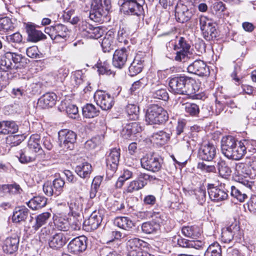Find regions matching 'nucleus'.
<instances>
[{
  "label": "nucleus",
  "mask_w": 256,
  "mask_h": 256,
  "mask_svg": "<svg viewBox=\"0 0 256 256\" xmlns=\"http://www.w3.org/2000/svg\"><path fill=\"white\" fill-rule=\"evenodd\" d=\"M248 144L246 140L237 141L231 136L224 137L221 141L222 152L228 158L238 160L246 153Z\"/></svg>",
  "instance_id": "nucleus-1"
},
{
  "label": "nucleus",
  "mask_w": 256,
  "mask_h": 256,
  "mask_svg": "<svg viewBox=\"0 0 256 256\" xmlns=\"http://www.w3.org/2000/svg\"><path fill=\"white\" fill-rule=\"evenodd\" d=\"M168 119L167 112L161 106L152 104L150 105L146 112V122L150 124H160Z\"/></svg>",
  "instance_id": "nucleus-2"
},
{
  "label": "nucleus",
  "mask_w": 256,
  "mask_h": 256,
  "mask_svg": "<svg viewBox=\"0 0 256 256\" xmlns=\"http://www.w3.org/2000/svg\"><path fill=\"white\" fill-rule=\"evenodd\" d=\"M110 8V0H92L90 18L96 22H99L102 16L107 15Z\"/></svg>",
  "instance_id": "nucleus-3"
},
{
  "label": "nucleus",
  "mask_w": 256,
  "mask_h": 256,
  "mask_svg": "<svg viewBox=\"0 0 256 256\" xmlns=\"http://www.w3.org/2000/svg\"><path fill=\"white\" fill-rule=\"evenodd\" d=\"M127 246L130 248L128 256H154L148 252L151 246L146 241H128Z\"/></svg>",
  "instance_id": "nucleus-4"
},
{
  "label": "nucleus",
  "mask_w": 256,
  "mask_h": 256,
  "mask_svg": "<svg viewBox=\"0 0 256 256\" xmlns=\"http://www.w3.org/2000/svg\"><path fill=\"white\" fill-rule=\"evenodd\" d=\"M44 32L49 35L52 40L58 42L66 40L68 35V30L65 25L58 24L46 27Z\"/></svg>",
  "instance_id": "nucleus-5"
},
{
  "label": "nucleus",
  "mask_w": 256,
  "mask_h": 256,
  "mask_svg": "<svg viewBox=\"0 0 256 256\" xmlns=\"http://www.w3.org/2000/svg\"><path fill=\"white\" fill-rule=\"evenodd\" d=\"M143 3L144 0H142V2L139 0L118 1V4L121 6L120 10L124 14L136 16L142 14L143 10Z\"/></svg>",
  "instance_id": "nucleus-6"
},
{
  "label": "nucleus",
  "mask_w": 256,
  "mask_h": 256,
  "mask_svg": "<svg viewBox=\"0 0 256 256\" xmlns=\"http://www.w3.org/2000/svg\"><path fill=\"white\" fill-rule=\"evenodd\" d=\"M94 98L96 104L104 110L111 109L114 103V98L110 94L101 90L95 92Z\"/></svg>",
  "instance_id": "nucleus-7"
},
{
  "label": "nucleus",
  "mask_w": 256,
  "mask_h": 256,
  "mask_svg": "<svg viewBox=\"0 0 256 256\" xmlns=\"http://www.w3.org/2000/svg\"><path fill=\"white\" fill-rule=\"evenodd\" d=\"M58 138L61 148L65 150H71L74 148L76 140V134L73 131L62 130L58 132Z\"/></svg>",
  "instance_id": "nucleus-8"
},
{
  "label": "nucleus",
  "mask_w": 256,
  "mask_h": 256,
  "mask_svg": "<svg viewBox=\"0 0 256 256\" xmlns=\"http://www.w3.org/2000/svg\"><path fill=\"white\" fill-rule=\"evenodd\" d=\"M162 160L158 156L151 154L143 157L140 160L142 166L150 171L156 172L162 168Z\"/></svg>",
  "instance_id": "nucleus-9"
},
{
  "label": "nucleus",
  "mask_w": 256,
  "mask_h": 256,
  "mask_svg": "<svg viewBox=\"0 0 256 256\" xmlns=\"http://www.w3.org/2000/svg\"><path fill=\"white\" fill-rule=\"evenodd\" d=\"M120 158V148H114L111 150L106 160L107 173L112 174L116 171L119 163Z\"/></svg>",
  "instance_id": "nucleus-10"
},
{
  "label": "nucleus",
  "mask_w": 256,
  "mask_h": 256,
  "mask_svg": "<svg viewBox=\"0 0 256 256\" xmlns=\"http://www.w3.org/2000/svg\"><path fill=\"white\" fill-rule=\"evenodd\" d=\"M130 52L128 48H122L115 50L112 58V64L118 68L122 69L126 65Z\"/></svg>",
  "instance_id": "nucleus-11"
},
{
  "label": "nucleus",
  "mask_w": 256,
  "mask_h": 256,
  "mask_svg": "<svg viewBox=\"0 0 256 256\" xmlns=\"http://www.w3.org/2000/svg\"><path fill=\"white\" fill-rule=\"evenodd\" d=\"M190 78L184 76L175 77L169 82V86L172 92L175 94H184L186 91V84Z\"/></svg>",
  "instance_id": "nucleus-12"
},
{
  "label": "nucleus",
  "mask_w": 256,
  "mask_h": 256,
  "mask_svg": "<svg viewBox=\"0 0 256 256\" xmlns=\"http://www.w3.org/2000/svg\"><path fill=\"white\" fill-rule=\"evenodd\" d=\"M217 150L216 146L211 144L202 145L200 147L197 154V157L200 159L211 161L216 156Z\"/></svg>",
  "instance_id": "nucleus-13"
},
{
  "label": "nucleus",
  "mask_w": 256,
  "mask_h": 256,
  "mask_svg": "<svg viewBox=\"0 0 256 256\" xmlns=\"http://www.w3.org/2000/svg\"><path fill=\"white\" fill-rule=\"evenodd\" d=\"M236 170L238 182L247 188H250L252 185V182L246 179L248 178L250 172L248 164L242 162L238 163L236 164Z\"/></svg>",
  "instance_id": "nucleus-14"
},
{
  "label": "nucleus",
  "mask_w": 256,
  "mask_h": 256,
  "mask_svg": "<svg viewBox=\"0 0 256 256\" xmlns=\"http://www.w3.org/2000/svg\"><path fill=\"white\" fill-rule=\"evenodd\" d=\"M208 193L210 198L212 201L218 202L225 200L228 194L224 186L220 184L219 186H214L213 184L210 185L208 188Z\"/></svg>",
  "instance_id": "nucleus-15"
},
{
  "label": "nucleus",
  "mask_w": 256,
  "mask_h": 256,
  "mask_svg": "<svg viewBox=\"0 0 256 256\" xmlns=\"http://www.w3.org/2000/svg\"><path fill=\"white\" fill-rule=\"evenodd\" d=\"M102 218L96 211L94 212L89 218L84 221L82 225L86 230L89 231L96 230L100 224Z\"/></svg>",
  "instance_id": "nucleus-16"
},
{
  "label": "nucleus",
  "mask_w": 256,
  "mask_h": 256,
  "mask_svg": "<svg viewBox=\"0 0 256 256\" xmlns=\"http://www.w3.org/2000/svg\"><path fill=\"white\" fill-rule=\"evenodd\" d=\"M178 44L182 50L176 52L174 60L178 62H185L190 58L188 56L190 55L189 50L190 46L186 44L182 38H180L179 40Z\"/></svg>",
  "instance_id": "nucleus-17"
},
{
  "label": "nucleus",
  "mask_w": 256,
  "mask_h": 256,
  "mask_svg": "<svg viewBox=\"0 0 256 256\" xmlns=\"http://www.w3.org/2000/svg\"><path fill=\"white\" fill-rule=\"evenodd\" d=\"M114 36V33L112 30H108L106 33L101 43L104 52H110L115 48Z\"/></svg>",
  "instance_id": "nucleus-18"
},
{
  "label": "nucleus",
  "mask_w": 256,
  "mask_h": 256,
  "mask_svg": "<svg viewBox=\"0 0 256 256\" xmlns=\"http://www.w3.org/2000/svg\"><path fill=\"white\" fill-rule=\"evenodd\" d=\"M26 30L29 41L37 42L46 38V36L41 31L36 30L35 26L32 24H27Z\"/></svg>",
  "instance_id": "nucleus-19"
},
{
  "label": "nucleus",
  "mask_w": 256,
  "mask_h": 256,
  "mask_svg": "<svg viewBox=\"0 0 256 256\" xmlns=\"http://www.w3.org/2000/svg\"><path fill=\"white\" fill-rule=\"evenodd\" d=\"M144 59L140 55L135 56L128 68L129 74L134 76L140 73L144 68Z\"/></svg>",
  "instance_id": "nucleus-20"
},
{
  "label": "nucleus",
  "mask_w": 256,
  "mask_h": 256,
  "mask_svg": "<svg viewBox=\"0 0 256 256\" xmlns=\"http://www.w3.org/2000/svg\"><path fill=\"white\" fill-rule=\"evenodd\" d=\"M56 99V96L55 94L46 93L38 99V104L42 108H51L55 104Z\"/></svg>",
  "instance_id": "nucleus-21"
},
{
  "label": "nucleus",
  "mask_w": 256,
  "mask_h": 256,
  "mask_svg": "<svg viewBox=\"0 0 256 256\" xmlns=\"http://www.w3.org/2000/svg\"><path fill=\"white\" fill-rule=\"evenodd\" d=\"M11 56L10 52H7L2 57L0 60V70L10 72L11 73L16 72L12 62V56Z\"/></svg>",
  "instance_id": "nucleus-22"
},
{
  "label": "nucleus",
  "mask_w": 256,
  "mask_h": 256,
  "mask_svg": "<svg viewBox=\"0 0 256 256\" xmlns=\"http://www.w3.org/2000/svg\"><path fill=\"white\" fill-rule=\"evenodd\" d=\"M28 149L36 154L43 152L40 146V137L38 134L30 136L28 143Z\"/></svg>",
  "instance_id": "nucleus-23"
},
{
  "label": "nucleus",
  "mask_w": 256,
  "mask_h": 256,
  "mask_svg": "<svg viewBox=\"0 0 256 256\" xmlns=\"http://www.w3.org/2000/svg\"><path fill=\"white\" fill-rule=\"evenodd\" d=\"M75 171L80 178L88 180L92 172V167L90 164L85 162L77 166Z\"/></svg>",
  "instance_id": "nucleus-24"
},
{
  "label": "nucleus",
  "mask_w": 256,
  "mask_h": 256,
  "mask_svg": "<svg viewBox=\"0 0 256 256\" xmlns=\"http://www.w3.org/2000/svg\"><path fill=\"white\" fill-rule=\"evenodd\" d=\"M147 183L144 180L136 179L130 182L124 190V194H127L138 191L144 188Z\"/></svg>",
  "instance_id": "nucleus-25"
},
{
  "label": "nucleus",
  "mask_w": 256,
  "mask_h": 256,
  "mask_svg": "<svg viewBox=\"0 0 256 256\" xmlns=\"http://www.w3.org/2000/svg\"><path fill=\"white\" fill-rule=\"evenodd\" d=\"M47 199L43 196H34L28 202V206L33 210H37L46 206Z\"/></svg>",
  "instance_id": "nucleus-26"
},
{
  "label": "nucleus",
  "mask_w": 256,
  "mask_h": 256,
  "mask_svg": "<svg viewBox=\"0 0 256 256\" xmlns=\"http://www.w3.org/2000/svg\"><path fill=\"white\" fill-rule=\"evenodd\" d=\"M114 224L119 228L128 230L134 226V222L128 216H118L114 219Z\"/></svg>",
  "instance_id": "nucleus-27"
},
{
  "label": "nucleus",
  "mask_w": 256,
  "mask_h": 256,
  "mask_svg": "<svg viewBox=\"0 0 256 256\" xmlns=\"http://www.w3.org/2000/svg\"><path fill=\"white\" fill-rule=\"evenodd\" d=\"M86 246V241H70L68 248L70 252L78 254L84 250Z\"/></svg>",
  "instance_id": "nucleus-28"
},
{
  "label": "nucleus",
  "mask_w": 256,
  "mask_h": 256,
  "mask_svg": "<svg viewBox=\"0 0 256 256\" xmlns=\"http://www.w3.org/2000/svg\"><path fill=\"white\" fill-rule=\"evenodd\" d=\"M28 215V210L24 206L16 208L12 217L14 222L24 221Z\"/></svg>",
  "instance_id": "nucleus-29"
},
{
  "label": "nucleus",
  "mask_w": 256,
  "mask_h": 256,
  "mask_svg": "<svg viewBox=\"0 0 256 256\" xmlns=\"http://www.w3.org/2000/svg\"><path fill=\"white\" fill-rule=\"evenodd\" d=\"M19 156H17L20 162L22 164H26L34 161L37 156L34 152H32L28 148L22 150H20Z\"/></svg>",
  "instance_id": "nucleus-30"
},
{
  "label": "nucleus",
  "mask_w": 256,
  "mask_h": 256,
  "mask_svg": "<svg viewBox=\"0 0 256 256\" xmlns=\"http://www.w3.org/2000/svg\"><path fill=\"white\" fill-rule=\"evenodd\" d=\"M152 140L154 142L162 145L165 144L170 138V134L163 130L154 132L152 136Z\"/></svg>",
  "instance_id": "nucleus-31"
},
{
  "label": "nucleus",
  "mask_w": 256,
  "mask_h": 256,
  "mask_svg": "<svg viewBox=\"0 0 256 256\" xmlns=\"http://www.w3.org/2000/svg\"><path fill=\"white\" fill-rule=\"evenodd\" d=\"M3 134H12L18 132V126L13 121H2Z\"/></svg>",
  "instance_id": "nucleus-32"
},
{
  "label": "nucleus",
  "mask_w": 256,
  "mask_h": 256,
  "mask_svg": "<svg viewBox=\"0 0 256 256\" xmlns=\"http://www.w3.org/2000/svg\"><path fill=\"white\" fill-rule=\"evenodd\" d=\"M99 110L92 104H86L82 108L84 117L88 118H93L99 114Z\"/></svg>",
  "instance_id": "nucleus-33"
},
{
  "label": "nucleus",
  "mask_w": 256,
  "mask_h": 256,
  "mask_svg": "<svg viewBox=\"0 0 256 256\" xmlns=\"http://www.w3.org/2000/svg\"><path fill=\"white\" fill-rule=\"evenodd\" d=\"M68 205L71 214H81L82 204L80 198L71 200Z\"/></svg>",
  "instance_id": "nucleus-34"
},
{
  "label": "nucleus",
  "mask_w": 256,
  "mask_h": 256,
  "mask_svg": "<svg viewBox=\"0 0 256 256\" xmlns=\"http://www.w3.org/2000/svg\"><path fill=\"white\" fill-rule=\"evenodd\" d=\"M14 28V24L10 18L8 17H4L0 18V34H2L9 30H12Z\"/></svg>",
  "instance_id": "nucleus-35"
},
{
  "label": "nucleus",
  "mask_w": 256,
  "mask_h": 256,
  "mask_svg": "<svg viewBox=\"0 0 256 256\" xmlns=\"http://www.w3.org/2000/svg\"><path fill=\"white\" fill-rule=\"evenodd\" d=\"M55 226L60 231H66L70 227L68 218L66 217H56L54 220Z\"/></svg>",
  "instance_id": "nucleus-36"
},
{
  "label": "nucleus",
  "mask_w": 256,
  "mask_h": 256,
  "mask_svg": "<svg viewBox=\"0 0 256 256\" xmlns=\"http://www.w3.org/2000/svg\"><path fill=\"white\" fill-rule=\"evenodd\" d=\"M206 65L202 60H196L193 62V74L203 76L206 73Z\"/></svg>",
  "instance_id": "nucleus-37"
},
{
  "label": "nucleus",
  "mask_w": 256,
  "mask_h": 256,
  "mask_svg": "<svg viewBox=\"0 0 256 256\" xmlns=\"http://www.w3.org/2000/svg\"><path fill=\"white\" fill-rule=\"evenodd\" d=\"M230 195L240 202H244L248 198V196L244 192V190L238 188L235 186H231Z\"/></svg>",
  "instance_id": "nucleus-38"
},
{
  "label": "nucleus",
  "mask_w": 256,
  "mask_h": 256,
  "mask_svg": "<svg viewBox=\"0 0 256 256\" xmlns=\"http://www.w3.org/2000/svg\"><path fill=\"white\" fill-rule=\"evenodd\" d=\"M218 169L220 175L224 178H226L231 174L232 170L228 164L224 160H220L218 162Z\"/></svg>",
  "instance_id": "nucleus-39"
},
{
  "label": "nucleus",
  "mask_w": 256,
  "mask_h": 256,
  "mask_svg": "<svg viewBox=\"0 0 256 256\" xmlns=\"http://www.w3.org/2000/svg\"><path fill=\"white\" fill-rule=\"evenodd\" d=\"M68 218L70 226L74 230H79L82 226L83 216L82 214H71Z\"/></svg>",
  "instance_id": "nucleus-40"
},
{
  "label": "nucleus",
  "mask_w": 256,
  "mask_h": 256,
  "mask_svg": "<svg viewBox=\"0 0 256 256\" xmlns=\"http://www.w3.org/2000/svg\"><path fill=\"white\" fill-rule=\"evenodd\" d=\"M19 241H4L2 248L6 254H12L18 248Z\"/></svg>",
  "instance_id": "nucleus-41"
},
{
  "label": "nucleus",
  "mask_w": 256,
  "mask_h": 256,
  "mask_svg": "<svg viewBox=\"0 0 256 256\" xmlns=\"http://www.w3.org/2000/svg\"><path fill=\"white\" fill-rule=\"evenodd\" d=\"M199 186H200L198 187L197 188H195L194 192L198 202L202 204L205 202L206 192L205 187L204 186L201 184L200 182V183Z\"/></svg>",
  "instance_id": "nucleus-42"
},
{
  "label": "nucleus",
  "mask_w": 256,
  "mask_h": 256,
  "mask_svg": "<svg viewBox=\"0 0 256 256\" xmlns=\"http://www.w3.org/2000/svg\"><path fill=\"white\" fill-rule=\"evenodd\" d=\"M11 56H12V62L14 70L18 68H22L24 66L25 64V59L21 54L11 52Z\"/></svg>",
  "instance_id": "nucleus-43"
},
{
  "label": "nucleus",
  "mask_w": 256,
  "mask_h": 256,
  "mask_svg": "<svg viewBox=\"0 0 256 256\" xmlns=\"http://www.w3.org/2000/svg\"><path fill=\"white\" fill-rule=\"evenodd\" d=\"M159 224L153 221L144 222L142 226V232L148 234H152L159 229Z\"/></svg>",
  "instance_id": "nucleus-44"
},
{
  "label": "nucleus",
  "mask_w": 256,
  "mask_h": 256,
  "mask_svg": "<svg viewBox=\"0 0 256 256\" xmlns=\"http://www.w3.org/2000/svg\"><path fill=\"white\" fill-rule=\"evenodd\" d=\"M84 75L82 70H76L72 73V83L74 86H78L84 82Z\"/></svg>",
  "instance_id": "nucleus-45"
},
{
  "label": "nucleus",
  "mask_w": 256,
  "mask_h": 256,
  "mask_svg": "<svg viewBox=\"0 0 256 256\" xmlns=\"http://www.w3.org/2000/svg\"><path fill=\"white\" fill-rule=\"evenodd\" d=\"M50 212H45L38 216L36 218V223L34 226L35 228L38 229L44 224L47 220L50 218Z\"/></svg>",
  "instance_id": "nucleus-46"
},
{
  "label": "nucleus",
  "mask_w": 256,
  "mask_h": 256,
  "mask_svg": "<svg viewBox=\"0 0 256 256\" xmlns=\"http://www.w3.org/2000/svg\"><path fill=\"white\" fill-rule=\"evenodd\" d=\"M55 192V196H59L63 190L65 182L62 178H56L52 183Z\"/></svg>",
  "instance_id": "nucleus-47"
},
{
  "label": "nucleus",
  "mask_w": 256,
  "mask_h": 256,
  "mask_svg": "<svg viewBox=\"0 0 256 256\" xmlns=\"http://www.w3.org/2000/svg\"><path fill=\"white\" fill-rule=\"evenodd\" d=\"M210 8L212 12L216 14H220L226 10L224 4L222 2L218 1L213 2Z\"/></svg>",
  "instance_id": "nucleus-48"
},
{
  "label": "nucleus",
  "mask_w": 256,
  "mask_h": 256,
  "mask_svg": "<svg viewBox=\"0 0 256 256\" xmlns=\"http://www.w3.org/2000/svg\"><path fill=\"white\" fill-rule=\"evenodd\" d=\"M239 228L240 227L236 222L233 223L230 226L222 229V234H225L227 232L230 233L232 236V238L234 239V236L239 231ZM236 238V236L235 237V238Z\"/></svg>",
  "instance_id": "nucleus-49"
},
{
  "label": "nucleus",
  "mask_w": 256,
  "mask_h": 256,
  "mask_svg": "<svg viewBox=\"0 0 256 256\" xmlns=\"http://www.w3.org/2000/svg\"><path fill=\"white\" fill-rule=\"evenodd\" d=\"M103 30L99 26L94 27L92 26L88 34L86 36L90 38L98 39L103 34Z\"/></svg>",
  "instance_id": "nucleus-50"
},
{
  "label": "nucleus",
  "mask_w": 256,
  "mask_h": 256,
  "mask_svg": "<svg viewBox=\"0 0 256 256\" xmlns=\"http://www.w3.org/2000/svg\"><path fill=\"white\" fill-rule=\"evenodd\" d=\"M2 188L3 190L6 192H8L12 194L20 193V190H21L20 186L16 184L4 185Z\"/></svg>",
  "instance_id": "nucleus-51"
},
{
  "label": "nucleus",
  "mask_w": 256,
  "mask_h": 256,
  "mask_svg": "<svg viewBox=\"0 0 256 256\" xmlns=\"http://www.w3.org/2000/svg\"><path fill=\"white\" fill-rule=\"evenodd\" d=\"M152 96L154 98L162 100L164 101L168 99V96L166 90L164 89H160L153 92Z\"/></svg>",
  "instance_id": "nucleus-52"
},
{
  "label": "nucleus",
  "mask_w": 256,
  "mask_h": 256,
  "mask_svg": "<svg viewBox=\"0 0 256 256\" xmlns=\"http://www.w3.org/2000/svg\"><path fill=\"white\" fill-rule=\"evenodd\" d=\"M104 137L98 136L93 138L92 140H88L86 143V146H89L91 148H94L96 146L102 143Z\"/></svg>",
  "instance_id": "nucleus-53"
},
{
  "label": "nucleus",
  "mask_w": 256,
  "mask_h": 256,
  "mask_svg": "<svg viewBox=\"0 0 256 256\" xmlns=\"http://www.w3.org/2000/svg\"><path fill=\"white\" fill-rule=\"evenodd\" d=\"M126 112L130 116L132 115L134 116L132 118H135L138 117V114L139 112V108L134 104H128L126 106Z\"/></svg>",
  "instance_id": "nucleus-54"
},
{
  "label": "nucleus",
  "mask_w": 256,
  "mask_h": 256,
  "mask_svg": "<svg viewBox=\"0 0 256 256\" xmlns=\"http://www.w3.org/2000/svg\"><path fill=\"white\" fill-rule=\"evenodd\" d=\"M126 126H127V130H130L132 134L140 132L142 130L140 124L136 122L129 123Z\"/></svg>",
  "instance_id": "nucleus-55"
},
{
  "label": "nucleus",
  "mask_w": 256,
  "mask_h": 256,
  "mask_svg": "<svg viewBox=\"0 0 256 256\" xmlns=\"http://www.w3.org/2000/svg\"><path fill=\"white\" fill-rule=\"evenodd\" d=\"M195 50L193 49V52H194L196 56H200L203 52L205 51L204 45L203 41L198 39L195 43L194 44Z\"/></svg>",
  "instance_id": "nucleus-56"
},
{
  "label": "nucleus",
  "mask_w": 256,
  "mask_h": 256,
  "mask_svg": "<svg viewBox=\"0 0 256 256\" xmlns=\"http://www.w3.org/2000/svg\"><path fill=\"white\" fill-rule=\"evenodd\" d=\"M27 56L31 58H40L39 50L37 46H33L26 50Z\"/></svg>",
  "instance_id": "nucleus-57"
},
{
  "label": "nucleus",
  "mask_w": 256,
  "mask_h": 256,
  "mask_svg": "<svg viewBox=\"0 0 256 256\" xmlns=\"http://www.w3.org/2000/svg\"><path fill=\"white\" fill-rule=\"evenodd\" d=\"M43 190L44 194L48 196L55 195V192L52 184L50 182H48L44 184L43 186Z\"/></svg>",
  "instance_id": "nucleus-58"
},
{
  "label": "nucleus",
  "mask_w": 256,
  "mask_h": 256,
  "mask_svg": "<svg viewBox=\"0 0 256 256\" xmlns=\"http://www.w3.org/2000/svg\"><path fill=\"white\" fill-rule=\"evenodd\" d=\"M6 39L10 42L20 43L22 41V37L19 32H16L6 36Z\"/></svg>",
  "instance_id": "nucleus-59"
},
{
  "label": "nucleus",
  "mask_w": 256,
  "mask_h": 256,
  "mask_svg": "<svg viewBox=\"0 0 256 256\" xmlns=\"http://www.w3.org/2000/svg\"><path fill=\"white\" fill-rule=\"evenodd\" d=\"M92 25L90 24L88 22L86 21H82L79 24L80 30L82 32H84V34L86 36L88 34L91 28H92Z\"/></svg>",
  "instance_id": "nucleus-60"
},
{
  "label": "nucleus",
  "mask_w": 256,
  "mask_h": 256,
  "mask_svg": "<svg viewBox=\"0 0 256 256\" xmlns=\"http://www.w3.org/2000/svg\"><path fill=\"white\" fill-rule=\"evenodd\" d=\"M248 207L250 212L256 213V195L252 196L248 202Z\"/></svg>",
  "instance_id": "nucleus-61"
},
{
  "label": "nucleus",
  "mask_w": 256,
  "mask_h": 256,
  "mask_svg": "<svg viewBox=\"0 0 256 256\" xmlns=\"http://www.w3.org/2000/svg\"><path fill=\"white\" fill-rule=\"evenodd\" d=\"M66 111L70 117L72 118V115H76L78 113V107L74 104H68L66 108Z\"/></svg>",
  "instance_id": "nucleus-62"
},
{
  "label": "nucleus",
  "mask_w": 256,
  "mask_h": 256,
  "mask_svg": "<svg viewBox=\"0 0 256 256\" xmlns=\"http://www.w3.org/2000/svg\"><path fill=\"white\" fill-rule=\"evenodd\" d=\"M127 34L126 30L124 28H120V30L118 32L117 40L119 42L126 43L128 41L126 40Z\"/></svg>",
  "instance_id": "nucleus-63"
},
{
  "label": "nucleus",
  "mask_w": 256,
  "mask_h": 256,
  "mask_svg": "<svg viewBox=\"0 0 256 256\" xmlns=\"http://www.w3.org/2000/svg\"><path fill=\"white\" fill-rule=\"evenodd\" d=\"M97 67L99 73L101 74L110 75L112 73L110 69L106 63H104L102 66L101 64H98Z\"/></svg>",
  "instance_id": "nucleus-64"
}]
</instances>
